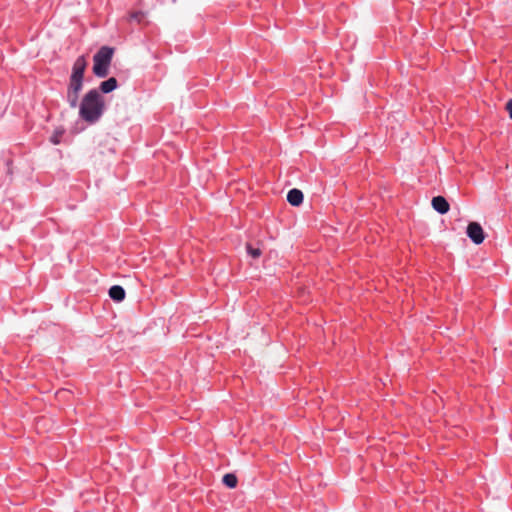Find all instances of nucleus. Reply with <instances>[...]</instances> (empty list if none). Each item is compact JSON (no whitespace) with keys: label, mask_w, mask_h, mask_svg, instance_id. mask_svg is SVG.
I'll return each mask as SVG.
<instances>
[{"label":"nucleus","mask_w":512,"mask_h":512,"mask_svg":"<svg viewBox=\"0 0 512 512\" xmlns=\"http://www.w3.org/2000/svg\"><path fill=\"white\" fill-rule=\"evenodd\" d=\"M104 110V100L99 91L92 89L83 97L79 106L80 117L92 124L99 120Z\"/></svg>","instance_id":"obj_1"},{"label":"nucleus","mask_w":512,"mask_h":512,"mask_svg":"<svg viewBox=\"0 0 512 512\" xmlns=\"http://www.w3.org/2000/svg\"><path fill=\"white\" fill-rule=\"evenodd\" d=\"M114 54V49L108 46H103L94 55L93 72L98 77H106L109 73V66Z\"/></svg>","instance_id":"obj_2"},{"label":"nucleus","mask_w":512,"mask_h":512,"mask_svg":"<svg viewBox=\"0 0 512 512\" xmlns=\"http://www.w3.org/2000/svg\"><path fill=\"white\" fill-rule=\"evenodd\" d=\"M467 236L476 245L481 244L485 239V233L483 228L478 222H470L467 226Z\"/></svg>","instance_id":"obj_3"},{"label":"nucleus","mask_w":512,"mask_h":512,"mask_svg":"<svg viewBox=\"0 0 512 512\" xmlns=\"http://www.w3.org/2000/svg\"><path fill=\"white\" fill-rule=\"evenodd\" d=\"M86 67H87V61H86L85 56H79L73 64L72 73H71L70 77L83 79Z\"/></svg>","instance_id":"obj_4"},{"label":"nucleus","mask_w":512,"mask_h":512,"mask_svg":"<svg viewBox=\"0 0 512 512\" xmlns=\"http://www.w3.org/2000/svg\"><path fill=\"white\" fill-rule=\"evenodd\" d=\"M432 207L440 214H446L449 211V203L442 196H436L432 199Z\"/></svg>","instance_id":"obj_5"},{"label":"nucleus","mask_w":512,"mask_h":512,"mask_svg":"<svg viewBox=\"0 0 512 512\" xmlns=\"http://www.w3.org/2000/svg\"><path fill=\"white\" fill-rule=\"evenodd\" d=\"M287 201L292 206H299L303 202V193L299 189H292L287 194Z\"/></svg>","instance_id":"obj_6"},{"label":"nucleus","mask_w":512,"mask_h":512,"mask_svg":"<svg viewBox=\"0 0 512 512\" xmlns=\"http://www.w3.org/2000/svg\"><path fill=\"white\" fill-rule=\"evenodd\" d=\"M109 296L116 302L123 301L125 298V290L122 286L114 285L109 289Z\"/></svg>","instance_id":"obj_7"},{"label":"nucleus","mask_w":512,"mask_h":512,"mask_svg":"<svg viewBox=\"0 0 512 512\" xmlns=\"http://www.w3.org/2000/svg\"><path fill=\"white\" fill-rule=\"evenodd\" d=\"M116 87H117V80L114 77H111L108 80L103 81L100 84V90L103 93H109V92L113 91Z\"/></svg>","instance_id":"obj_8"},{"label":"nucleus","mask_w":512,"mask_h":512,"mask_svg":"<svg viewBox=\"0 0 512 512\" xmlns=\"http://www.w3.org/2000/svg\"><path fill=\"white\" fill-rule=\"evenodd\" d=\"M82 88H83V79H79V78H75V77H70L69 85H68V88H67L68 91H73V92H79L80 93Z\"/></svg>","instance_id":"obj_9"},{"label":"nucleus","mask_w":512,"mask_h":512,"mask_svg":"<svg viewBox=\"0 0 512 512\" xmlns=\"http://www.w3.org/2000/svg\"><path fill=\"white\" fill-rule=\"evenodd\" d=\"M66 98L71 108H76L78 106L79 92L67 90Z\"/></svg>","instance_id":"obj_10"},{"label":"nucleus","mask_w":512,"mask_h":512,"mask_svg":"<svg viewBox=\"0 0 512 512\" xmlns=\"http://www.w3.org/2000/svg\"><path fill=\"white\" fill-rule=\"evenodd\" d=\"M237 482V477L232 473H228L223 476V483L229 488H235L237 486Z\"/></svg>","instance_id":"obj_11"},{"label":"nucleus","mask_w":512,"mask_h":512,"mask_svg":"<svg viewBox=\"0 0 512 512\" xmlns=\"http://www.w3.org/2000/svg\"><path fill=\"white\" fill-rule=\"evenodd\" d=\"M144 18V13L143 12H132L129 14V20L130 21H137L138 23H140L142 21V19Z\"/></svg>","instance_id":"obj_12"},{"label":"nucleus","mask_w":512,"mask_h":512,"mask_svg":"<svg viewBox=\"0 0 512 512\" xmlns=\"http://www.w3.org/2000/svg\"><path fill=\"white\" fill-rule=\"evenodd\" d=\"M247 252L253 258H258L261 255V250L259 248H253L250 244L247 245Z\"/></svg>","instance_id":"obj_13"},{"label":"nucleus","mask_w":512,"mask_h":512,"mask_svg":"<svg viewBox=\"0 0 512 512\" xmlns=\"http://www.w3.org/2000/svg\"><path fill=\"white\" fill-rule=\"evenodd\" d=\"M63 133V130H55L54 134L51 136V142L55 145L59 144L60 138L62 137Z\"/></svg>","instance_id":"obj_14"},{"label":"nucleus","mask_w":512,"mask_h":512,"mask_svg":"<svg viewBox=\"0 0 512 512\" xmlns=\"http://www.w3.org/2000/svg\"><path fill=\"white\" fill-rule=\"evenodd\" d=\"M506 110L508 111L509 116L512 119V99L506 103Z\"/></svg>","instance_id":"obj_15"}]
</instances>
